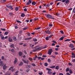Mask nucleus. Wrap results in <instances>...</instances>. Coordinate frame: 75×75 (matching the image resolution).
Returning <instances> with one entry per match:
<instances>
[{
    "instance_id": "1",
    "label": "nucleus",
    "mask_w": 75,
    "mask_h": 75,
    "mask_svg": "<svg viewBox=\"0 0 75 75\" xmlns=\"http://www.w3.org/2000/svg\"><path fill=\"white\" fill-rule=\"evenodd\" d=\"M46 17L48 18H51L54 20V18L52 17V15L50 14L46 15Z\"/></svg>"
},
{
    "instance_id": "2",
    "label": "nucleus",
    "mask_w": 75,
    "mask_h": 75,
    "mask_svg": "<svg viewBox=\"0 0 75 75\" xmlns=\"http://www.w3.org/2000/svg\"><path fill=\"white\" fill-rule=\"evenodd\" d=\"M8 66H6V64H5L3 66V69L4 70H6L7 68H8Z\"/></svg>"
},
{
    "instance_id": "3",
    "label": "nucleus",
    "mask_w": 75,
    "mask_h": 75,
    "mask_svg": "<svg viewBox=\"0 0 75 75\" xmlns=\"http://www.w3.org/2000/svg\"><path fill=\"white\" fill-rule=\"evenodd\" d=\"M52 52V50L51 49H49L48 52V54H49V55H51Z\"/></svg>"
},
{
    "instance_id": "4",
    "label": "nucleus",
    "mask_w": 75,
    "mask_h": 75,
    "mask_svg": "<svg viewBox=\"0 0 75 75\" xmlns=\"http://www.w3.org/2000/svg\"><path fill=\"white\" fill-rule=\"evenodd\" d=\"M22 60L25 64H28L30 62L28 60H27L26 61L24 59H22Z\"/></svg>"
},
{
    "instance_id": "5",
    "label": "nucleus",
    "mask_w": 75,
    "mask_h": 75,
    "mask_svg": "<svg viewBox=\"0 0 75 75\" xmlns=\"http://www.w3.org/2000/svg\"><path fill=\"white\" fill-rule=\"evenodd\" d=\"M9 71H12V72H14V71H15V69H13V67H11L8 69Z\"/></svg>"
},
{
    "instance_id": "6",
    "label": "nucleus",
    "mask_w": 75,
    "mask_h": 75,
    "mask_svg": "<svg viewBox=\"0 0 75 75\" xmlns=\"http://www.w3.org/2000/svg\"><path fill=\"white\" fill-rule=\"evenodd\" d=\"M31 3H32V0H29L28 1L27 3V5H29V4H30Z\"/></svg>"
},
{
    "instance_id": "7",
    "label": "nucleus",
    "mask_w": 75,
    "mask_h": 75,
    "mask_svg": "<svg viewBox=\"0 0 75 75\" xmlns=\"http://www.w3.org/2000/svg\"><path fill=\"white\" fill-rule=\"evenodd\" d=\"M4 64H3V62L2 61H0V66L1 67H3V66Z\"/></svg>"
},
{
    "instance_id": "8",
    "label": "nucleus",
    "mask_w": 75,
    "mask_h": 75,
    "mask_svg": "<svg viewBox=\"0 0 75 75\" xmlns=\"http://www.w3.org/2000/svg\"><path fill=\"white\" fill-rule=\"evenodd\" d=\"M45 32L47 34H51V32H50L49 30H46L45 31Z\"/></svg>"
},
{
    "instance_id": "9",
    "label": "nucleus",
    "mask_w": 75,
    "mask_h": 75,
    "mask_svg": "<svg viewBox=\"0 0 75 75\" xmlns=\"http://www.w3.org/2000/svg\"><path fill=\"white\" fill-rule=\"evenodd\" d=\"M35 48L36 50H40L41 49L39 46L36 47Z\"/></svg>"
},
{
    "instance_id": "10",
    "label": "nucleus",
    "mask_w": 75,
    "mask_h": 75,
    "mask_svg": "<svg viewBox=\"0 0 75 75\" xmlns=\"http://www.w3.org/2000/svg\"><path fill=\"white\" fill-rule=\"evenodd\" d=\"M70 48H74V45L73 44H70L69 45Z\"/></svg>"
},
{
    "instance_id": "11",
    "label": "nucleus",
    "mask_w": 75,
    "mask_h": 75,
    "mask_svg": "<svg viewBox=\"0 0 75 75\" xmlns=\"http://www.w3.org/2000/svg\"><path fill=\"white\" fill-rule=\"evenodd\" d=\"M17 58H15V60L13 62L14 64H16L17 63Z\"/></svg>"
},
{
    "instance_id": "12",
    "label": "nucleus",
    "mask_w": 75,
    "mask_h": 75,
    "mask_svg": "<svg viewBox=\"0 0 75 75\" xmlns=\"http://www.w3.org/2000/svg\"><path fill=\"white\" fill-rule=\"evenodd\" d=\"M9 8H10L11 10H13V6L11 5H10L9 6Z\"/></svg>"
},
{
    "instance_id": "13",
    "label": "nucleus",
    "mask_w": 75,
    "mask_h": 75,
    "mask_svg": "<svg viewBox=\"0 0 75 75\" xmlns=\"http://www.w3.org/2000/svg\"><path fill=\"white\" fill-rule=\"evenodd\" d=\"M10 47L11 48H14V45L13 44H12L11 45Z\"/></svg>"
},
{
    "instance_id": "14",
    "label": "nucleus",
    "mask_w": 75,
    "mask_h": 75,
    "mask_svg": "<svg viewBox=\"0 0 75 75\" xmlns=\"http://www.w3.org/2000/svg\"><path fill=\"white\" fill-rule=\"evenodd\" d=\"M0 3H5L6 0H1L0 1Z\"/></svg>"
},
{
    "instance_id": "15",
    "label": "nucleus",
    "mask_w": 75,
    "mask_h": 75,
    "mask_svg": "<svg viewBox=\"0 0 75 75\" xmlns=\"http://www.w3.org/2000/svg\"><path fill=\"white\" fill-rule=\"evenodd\" d=\"M26 67L27 68H31V66L29 65H27L26 66Z\"/></svg>"
},
{
    "instance_id": "16",
    "label": "nucleus",
    "mask_w": 75,
    "mask_h": 75,
    "mask_svg": "<svg viewBox=\"0 0 75 75\" xmlns=\"http://www.w3.org/2000/svg\"><path fill=\"white\" fill-rule=\"evenodd\" d=\"M32 5H35L36 4V3L35 1H33L32 2Z\"/></svg>"
},
{
    "instance_id": "17",
    "label": "nucleus",
    "mask_w": 75,
    "mask_h": 75,
    "mask_svg": "<svg viewBox=\"0 0 75 75\" xmlns=\"http://www.w3.org/2000/svg\"><path fill=\"white\" fill-rule=\"evenodd\" d=\"M21 16L22 17H25V14L24 13H22L21 15Z\"/></svg>"
},
{
    "instance_id": "18",
    "label": "nucleus",
    "mask_w": 75,
    "mask_h": 75,
    "mask_svg": "<svg viewBox=\"0 0 75 75\" xmlns=\"http://www.w3.org/2000/svg\"><path fill=\"white\" fill-rule=\"evenodd\" d=\"M23 65V63L22 62H21L20 64H19V65L21 66V65Z\"/></svg>"
},
{
    "instance_id": "19",
    "label": "nucleus",
    "mask_w": 75,
    "mask_h": 75,
    "mask_svg": "<svg viewBox=\"0 0 75 75\" xmlns=\"http://www.w3.org/2000/svg\"><path fill=\"white\" fill-rule=\"evenodd\" d=\"M69 2V0H66L65 1V3H66V4H67Z\"/></svg>"
},
{
    "instance_id": "20",
    "label": "nucleus",
    "mask_w": 75,
    "mask_h": 75,
    "mask_svg": "<svg viewBox=\"0 0 75 75\" xmlns=\"http://www.w3.org/2000/svg\"><path fill=\"white\" fill-rule=\"evenodd\" d=\"M64 37H61L60 38H59V40H60V41H61V40H63V39H64Z\"/></svg>"
},
{
    "instance_id": "21",
    "label": "nucleus",
    "mask_w": 75,
    "mask_h": 75,
    "mask_svg": "<svg viewBox=\"0 0 75 75\" xmlns=\"http://www.w3.org/2000/svg\"><path fill=\"white\" fill-rule=\"evenodd\" d=\"M19 54L20 56H21V55H22V54H23V53H22V52H19Z\"/></svg>"
},
{
    "instance_id": "22",
    "label": "nucleus",
    "mask_w": 75,
    "mask_h": 75,
    "mask_svg": "<svg viewBox=\"0 0 75 75\" xmlns=\"http://www.w3.org/2000/svg\"><path fill=\"white\" fill-rule=\"evenodd\" d=\"M56 69H57V70H58L59 69V66H57L55 67Z\"/></svg>"
},
{
    "instance_id": "23",
    "label": "nucleus",
    "mask_w": 75,
    "mask_h": 75,
    "mask_svg": "<svg viewBox=\"0 0 75 75\" xmlns=\"http://www.w3.org/2000/svg\"><path fill=\"white\" fill-rule=\"evenodd\" d=\"M31 38H25V40H31Z\"/></svg>"
},
{
    "instance_id": "24",
    "label": "nucleus",
    "mask_w": 75,
    "mask_h": 75,
    "mask_svg": "<svg viewBox=\"0 0 75 75\" xmlns=\"http://www.w3.org/2000/svg\"><path fill=\"white\" fill-rule=\"evenodd\" d=\"M66 72H68L69 71V67H67V69H66Z\"/></svg>"
},
{
    "instance_id": "25",
    "label": "nucleus",
    "mask_w": 75,
    "mask_h": 75,
    "mask_svg": "<svg viewBox=\"0 0 75 75\" xmlns=\"http://www.w3.org/2000/svg\"><path fill=\"white\" fill-rule=\"evenodd\" d=\"M47 73H48V74H50V75H51L52 74V72L50 71H48Z\"/></svg>"
},
{
    "instance_id": "26",
    "label": "nucleus",
    "mask_w": 75,
    "mask_h": 75,
    "mask_svg": "<svg viewBox=\"0 0 75 75\" xmlns=\"http://www.w3.org/2000/svg\"><path fill=\"white\" fill-rule=\"evenodd\" d=\"M8 34V32H6L4 33L5 35H7Z\"/></svg>"
},
{
    "instance_id": "27",
    "label": "nucleus",
    "mask_w": 75,
    "mask_h": 75,
    "mask_svg": "<svg viewBox=\"0 0 75 75\" xmlns=\"http://www.w3.org/2000/svg\"><path fill=\"white\" fill-rule=\"evenodd\" d=\"M18 10V7H16L15 8V10L16 11H17Z\"/></svg>"
},
{
    "instance_id": "28",
    "label": "nucleus",
    "mask_w": 75,
    "mask_h": 75,
    "mask_svg": "<svg viewBox=\"0 0 75 75\" xmlns=\"http://www.w3.org/2000/svg\"><path fill=\"white\" fill-rule=\"evenodd\" d=\"M44 65L45 67H47L48 66V64L47 63H45Z\"/></svg>"
},
{
    "instance_id": "29",
    "label": "nucleus",
    "mask_w": 75,
    "mask_h": 75,
    "mask_svg": "<svg viewBox=\"0 0 75 75\" xmlns=\"http://www.w3.org/2000/svg\"><path fill=\"white\" fill-rule=\"evenodd\" d=\"M33 41L35 42L37 41V39H35V38L33 39Z\"/></svg>"
},
{
    "instance_id": "30",
    "label": "nucleus",
    "mask_w": 75,
    "mask_h": 75,
    "mask_svg": "<svg viewBox=\"0 0 75 75\" xmlns=\"http://www.w3.org/2000/svg\"><path fill=\"white\" fill-rule=\"evenodd\" d=\"M55 66H53L50 67V68H55Z\"/></svg>"
},
{
    "instance_id": "31",
    "label": "nucleus",
    "mask_w": 75,
    "mask_h": 75,
    "mask_svg": "<svg viewBox=\"0 0 75 75\" xmlns=\"http://www.w3.org/2000/svg\"><path fill=\"white\" fill-rule=\"evenodd\" d=\"M29 60H30V61H33V59H32L31 57H29Z\"/></svg>"
},
{
    "instance_id": "32",
    "label": "nucleus",
    "mask_w": 75,
    "mask_h": 75,
    "mask_svg": "<svg viewBox=\"0 0 75 75\" xmlns=\"http://www.w3.org/2000/svg\"><path fill=\"white\" fill-rule=\"evenodd\" d=\"M11 52H15V51L13 49H12L11 50Z\"/></svg>"
},
{
    "instance_id": "33",
    "label": "nucleus",
    "mask_w": 75,
    "mask_h": 75,
    "mask_svg": "<svg viewBox=\"0 0 75 75\" xmlns=\"http://www.w3.org/2000/svg\"><path fill=\"white\" fill-rule=\"evenodd\" d=\"M9 42H12L13 41V40L11 39H9Z\"/></svg>"
},
{
    "instance_id": "34",
    "label": "nucleus",
    "mask_w": 75,
    "mask_h": 75,
    "mask_svg": "<svg viewBox=\"0 0 75 75\" xmlns=\"http://www.w3.org/2000/svg\"><path fill=\"white\" fill-rule=\"evenodd\" d=\"M46 69H47V71H51V69H49L48 68H47Z\"/></svg>"
},
{
    "instance_id": "35",
    "label": "nucleus",
    "mask_w": 75,
    "mask_h": 75,
    "mask_svg": "<svg viewBox=\"0 0 75 75\" xmlns=\"http://www.w3.org/2000/svg\"><path fill=\"white\" fill-rule=\"evenodd\" d=\"M73 12L74 13H75V8H74L73 9Z\"/></svg>"
},
{
    "instance_id": "36",
    "label": "nucleus",
    "mask_w": 75,
    "mask_h": 75,
    "mask_svg": "<svg viewBox=\"0 0 75 75\" xmlns=\"http://www.w3.org/2000/svg\"><path fill=\"white\" fill-rule=\"evenodd\" d=\"M13 40L14 41H17V39H16V37H13Z\"/></svg>"
},
{
    "instance_id": "37",
    "label": "nucleus",
    "mask_w": 75,
    "mask_h": 75,
    "mask_svg": "<svg viewBox=\"0 0 75 75\" xmlns=\"http://www.w3.org/2000/svg\"><path fill=\"white\" fill-rule=\"evenodd\" d=\"M47 61H48V62H50L51 61V59H48L47 60Z\"/></svg>"
},
{
    "instance_id": "38",
    "label": "nucleus",
    "mask_w": 75,
    "mask_h": 75,
    "mask_svg": "<svg viewBox=\"0 0 75 75\" xmlns=\"http://www.w3.org/2000/svg\"><path fill=\"white\" fill-rule=\"evenodd\" d=\"M42 74H43V73L42 72H41L39 73V75H42Z\"/></svg>"
},
{
    "instance_id": "39",
    "label": "nucleus",
    "mask_w": 75,
    "mask_h": 75,
    "mask_svg": "<svg viewBox=\"0 0 75 75\" xmlns=\"http://www.w3.org/2000/svg\"><path fill=\"white\" fill-rule=\"evenodd\" d=\"M41 28V27H38L35 28V30H39V29H40Z\"/></svg>"
},
{
    "instance_id": "40",
    "label": "nucleus",
    "mask_w": 75,
    "mask_h": 75,
    "mask_svg": "<svg viewBox=\"0 0 75 75\" xmlns=\"http://www.w3.org/2000/svg\"><path fill=\"white\" fill-rule=\"evenodd\" d=\"M70 41V40L67 39L64 40V41Z\"/></svg>"
},
{
    "instance_id": "41",
    "label": "nucleus",
    "mask_w": 75,
    "mask_h": 75,
    "mask_svg": "<svg viewBox=\"0 0 75 75\" xmlns=\"http://www.w3.org/2000/svg\"><path fill=\"white\" fill-rule=\"evenodd\" d=\"M32 64V66H34V67H35L36 66L35 64H33V63L32 64Z\"/></svg>"
},
{
    "instance_id": "42",
    "label": "nucleus",
    "mask_w": 75,
    "mask_h": 75,
    "mask_svg": "<svg viewBox=\"0 0 75 75\" xmlns=\"http://www.w3.org/2000/svg\"><path fill=\"white\" fill-rule=\"evenodd\" d=\"M69 72L70 74H72V71L71 70H69Z\"/></svg>"
},
{
    "instance_id": "43",
    "label": "nucleus",
    "mask_w": 75,
    "mask_h": 75,
    "mask_svg": "<svg viewBox=\"0 0 75 75\" xmlns=\"http://www.w3.org/2000/svg\"><path fill=\"white\" fill-rule=\"evenodd\" d=\"M25 22H26V23H28L29 22V20H25Z\"/></svg>"
},
{
    "instance_id": "44",
    "label": "nucleus",
    "mask_w": 75,
    "mask_h": 75,
    "mask_svg": "<svg viewBox=\"0 0 75 75\" xmlns=\"http://www.w3.org/2000/svg\"><path fill=\"white\" fill-rule=\"evenodd\" d=\"M1 30H2L3 31H6V29L1 28Z\"/></svg>"
},
{
    "instance_id": "45",
    "label": "nucleus",
    "mask_w": 75,
    "mask_h": 75,
    "mask_svg": "<svg viewBox=\"0 0 75 75\" xmlns=\"http://www.w3.org/2000/svg\"><path fill=\"white\" fill-rule=\"evenodd\" d=\"M16 22H17V23H21V21H19L17 20Z\"/></svg>"
},
{
    "instance_id": "46",
    "label": "nucleus",
    "mask_w": 75,
    "mask_h": 75,
    "mask_svg": "<svg viewBox=\"0 0 75 75\" xmlns=\"http://www.w3.org/2000/svg\"><path fill=\"white\" fill-rule=\"evenodd\" d=\"M48 38V37H47L46 38V40H49V38Z\"/></svg>"
},
{
    "instance_id": "47",
    "label": "nucleus",
    "mask_w": 75,
    "mask_h": 75,
    "mask_svg": "<svg viewBox=\"0 0 75 75\" xmlns=\"http://www.w3.org/2000/svg\"><path fill=\"white\" fill-rule=\"evenodd\" d=\"M1 59L2 60H3L4 59V56H2L1 57Z\"/></svg>"
},
{
    "instance_id": "48",
    "label": "nucleus",
    "mask_w": 75,
    "mask_h": 75,
    "mask_svg": "<svg viewBox=\"0 0 75 75\" xmlns=\"http://www.w3.org/2000/svg\"><path fill=\"white\" fill-rule=\"evenodd\" d=\"M53 42H54V43H55L56 44H57V42H56L54 40H52Z\"/></svg>"
},
{
    "instance_id": "49",
    "label": "nucleus",
    "mask_w": 75,
    "mask_h": 75,
    "mask_svg": "<svg viewBox=\"0 0 75 75\" xmlns=\"http://www.w3.org/2000/svg\"><path fill=\"white\" fill-rule=\"evenodd\" d=\"M1 40H4V37H1Z\"/></svg>"
},
{
    "instance_id": "50",
    "label": "nucleus",
    "mask_w": 75,
    "mask_h": 75,
    "mask_svg": "<svg viewBox=\"0 0 75 75\" xmlns=\"http://www.w3.org/2000/svg\"><path fill=\"white\" fill-rule=\"evenodd\" d=\"M60 33H62V34H64V32H63V31L61 30L60 31Z\"/></svg>"
},
{
    "instance_id": "51",
    "label": "nucleus",
    "mask_w": 75,
    "mask_h": 75,
    "mask_svg": "<svg viewBox=\"0 0 75 75\" xmlns=\"http://www.w3.org/2000/svg\"><path fill=\"white\" fill-rule=\"evenodd\" d=\"M68 64H69V65H70L71 66H72V64H71V63H68Z\"/></svg>"
},
{
    "instance_id": "52",
    "label": "nucleus",
    "mask_w": 75,
    "mask_h": 75,
    "mask_svg": "<svg viewBox=\"0 0 75 75\" xmlns=\"http://www.w3.org/2000/svg\"><path fill=\"white\" fill-rule=\"evenodd\" d=\"M55 74H56V72H53L52 74V75H55Z\"/></svg>"
},
{
    "instance_id": "53",
    "label": "nucleus",
    "mask_w": 75,
    "mask_h": 75,
    "mask_svg": "<svg viewBox=\"0 0 75 75\" xmlns=\"http://www.w3.org/2000/svg\"><path fill=\"white\" fill-rule=\"evenodd\" d=\"M38 20V18H35L34 19V21H37Z\"/></svg>"
},
{
    "instance_id": "54",
    "label": "nucleus",
    "mask_w": 75,
    "mask_h": 75,
    "mask_svg": "<svg viewBox=\"0 0 75 75\" xmlns=\"http://www.w3.org/2000/svg\"><path fill=\"white\" fill-rule=\"evenodd\" d=\"M49 27H52V24H49Z\"/></svg>"
},
{
    "instance_id": "55",
    "label": "nucleus",
    "mask_w": 75,
    "mask_h": 75,
    "mask_svg": "<svg viewBox=\"0 0 75 75\" xmlns=\"http://www.w3.org/2000/svg\"><path fill=\"white\" fill-rule=\"evenodd\" d=\"M27 28H23V30H27Z\"/></svg>"
},
{
    "instance_id": "56",
    "label": "nucleus",
    "mask_w": 75,
    "mask_h": 75,
    "mask_svg": "<svg viewBox=\"0 0 75 75\" xmlns=\"http://www.w3.org/2000/svg\"><path fill=\"white\" fill-rule=\"evenodd\" d=\"M24 54H27V52H26V51H25V50H24Z\"/></svg>"
},
{
    "instance_id": "57",
    "label": "nucleus",
    "mask_w": 75,
    "mask_h": 75,
    "mask_svg": "<svg viewBox=\"0 0 75 75\" xmlns=\"http://www.w3.org/2000/svg\"><path fill=\"white\" fill-rule=\"evenodd\" d=\"M38 59H39V60H40V59L41 58V57H38Z\"/></svg>"
},
{
    "instance_id": "58",
    "label": "nucleus",
    "mask_w": 75,
    "mask_h": 75,
    "mask_svg": "<svg viewBox=\"0 0 75 75\" xmlns=\"http://www.w3.org/2000/svg\"><path fill=\"white\" fill-rule=\"evenodd\" d=\"M66 0H63L62 1V2H63V3H64V2H65V1H66Z\"/></svg>"
},
{
    "instance_id": "59",
    "label": "nucleus",
    "mask_w": 75,
    "mask_h": 75,
    "mask_svg": "<svg viewBox=\"0 0 75 75\" xmlns=\"http://www.w3.org/2000/svg\"><path fill=\"white\" fill-rule=\"evenodd\" d=\"M24 11H27V9L26 8H25L24 9Z\"/></svg>"
},
{
    "instance_id": "60",
    "label": "nucleus",
    "mask_w": 75,
    "mask_h": 75,
    "mask_svg": "<svg viewBox=\"0 0 75 75\" xmlns=\"http://www.w3.org/2000/svg\"><path fill=\"white\" fill-rule=\"evenodd\" d=\"M67 75H71V74H70L69 73L67 72Z\"/></svg>"
},
{
    "instance_id": "61",
    "label": "nucleus",
    "mask_w": 75,
    "mask_h": 75,
    "mask_svg": "<svg viewBox=\"0 0 75 75\" xmlns=\"http://www.w3.org/2000/svg\"><path fill=\"white\" fill-rule=\"evenodd\" d=\"M71 58H75V56H71Z\"/></svg>"
},
{
    "instance_id": "62",
    "label": "nucleus",
    "mask_w": 75,
    "mask_h": 75,
    "mask_svg": "<svg viewBox=\"0 0 75 75\" xmlns=\"http://www.w3.org/2000/svg\"><path fill=\"white\" fill-rule=\"evenodd\" d=\"M59 75H63V74L62 73H59Z\"/></svg>"
},
{
    "instance_id": "63",
    "label": "nucleus",
    "mask_w": 75,
    "mask_h": 75,
    "mask_svg": "<svg viewBox=\"0 0 75 75\" xmlns=\"http://www.w3.org/2000/svg\"><path fill=\"white\" fill-rule=\"evenodd\" d=\"M72 55L73 56H75V54L74 53H72Z\"/></svg>"
},
{
    "instance_id": "64",
    "label": "nucleus",
    "mask_w": 75,
    "mask_h": 75,
    "mask_svg": "<svg viewBox=\"0 0 75 75\" xmlns=\"http://www.w3.org/2000/svg\"><path fill=\"white\" fill-rule=\"evenodd\" d=\"M41 59L42 61L43 60H44V58H41Z\"/></svg>"
}]
</instances>
